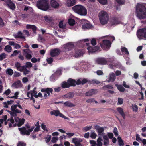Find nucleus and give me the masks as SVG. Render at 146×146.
Masks as SVG:
<instances>
[{"label": "nucleus", "mask_w": 146, "mask_h": 146, "mask_svg": "<svg viewBox=\"0 0 146 146\" xmlns=\"http://www.w3.org/2000/svg\"><path fill=\"white\" fill-rule=\"evenodd\" d=\"M103 88H108L111 89H113V87L112 86L107 85L104 86Z\"/></svg>", "instance_id": "51"}, {"label": "nucleus", "mask_w": 146, "mask_h": 146, "mask_svg": "<svg viewBox=\"0 0 146 146\" xmlns=\"http://www.w3.org/2000/svg\"><path fill=\"white\" fill-rule=\"evenodd\" d=\"M51 6L53 7L56 8H58L59 6V4L56 0H50V1Z\"/></svg>", "instance_id": "17"}, {"label": "nucleus", "mask_w": 146, "mask_h": 146, "mask_svg": "<svg viewBox=\"0 0 146 146\" xmlns=\"http://www.w3.org/2000/svg\"><path fill=\"white\" fill-rule=\"evenodd\" d=\"M26 144L23 142H19L17 145V146H26Z\"/></svg>", "instance_id": "63"}, {"label": "nucleus", "mask_w": 146, "mask_h": 146, "mask_svg": "<svg viewBox=\"0 0 146 146\" xmlns=\"http://www.w3.org/2000/svg\"><path fill=\"white\" fill-rule=\"evenodd\" d=\"M115 1L120 5H123L125 2V0H115Z\"/></svg>", "instance_id": "39"}, {"label": "nucleus", "mask_w": 146, "mask_h": 146, "mask_svg": "<svg viewBox=\"0 0 146 146\" xmlns=\"http://www.w3.org/2000/svg\"><path fill=\"white\" fill-rule=\"evenodd\" d=\"M14 36L15 38L25 39V36L23 35V33L21 31H19L17 34L14 35Z\"/></svg>", "instance_id": "23"}, {"label": "nucleus", "mask_w": 146, "mask_h": 146, "mask_svg": "<svg viewBox=\"0 0 146 146\" xmlns=\"http://www.w3.org/2000/svg\"><path fill=\"white\" fill-rule=\"evenodd\" d=\"M20 52L19 51L17 50H14L13 51V53L11 55V57H14L17 55L18 54L20 53Z\"/></svg>", "instance_id": "43"}, {"label": "nucleus", "mask_w": 146, "mask_h": 146, "mask_svg": "<svg viewBox=\"0 0 146 146\" xmlns=\"http://www.w3.org/2000/svg\"><path fill=\"white\" fill-rule=\"evenodd\" d=\"M59 26L60 28H62L63 29H64L66 28V25H63V21H61L59 23Z\"/></svg>", "instance_id": "42"}, {"label": "nucleus", "mask_w": 146, "mask_h": 146, "mask_svg": "<svg viewBox=\"0 0 146 146\" xmlns=\"http://www.w3.org/2000/svg\"><path fill=\"white\" fill-rule=\"evenodd\" d=\"M94 127L95 129L97 130V132L98 133V135L103 136L104 134V133H102L104 130V128L101 127L99 125H96Z\"/></svg>", "instance_id": "15"}, {"label": "nucleus", "mask_w": 146, "mask_h": 146, "mask_svg": "<svg viewBox=\"0 0 146 146\" xmlns=\"http://www.w3.org/2000/svg\"><path fill=\"white\" fill-rule=\"evenodd\" d=\"M98 2L102 5H105L107 3V0H98Z\"/></svg>", "instance_id": "44"}, {"label": "nucleus", "mask_w": 146, "mask_h": 146, "mask_svg": "<svg viewBox=\"0 0 146 146\" xmlns=\"http://www.w3.org/2000/svg\"><path fill=\"white\" fill-rule=\"evenodd\" d=\"M115 79V74L113 73H111L110 75L109 79L108 80V82H113Z\"/></svg>", "instance_id": "25"}, {"label": "nucleus", "mask_w": 146, "mask_h": 146, "mask_svg": "<svg viewBox=\"0 0 146 146\" xmlns=\"http://www.w3.org/2000/svg\"><path fill=\"white\" fill-rule=\"evenodd\" d=\"M75 21L74 19L70 18L69 19L68 23L70 26H73L75 24Z\"/></svg>", "instance_id": "38"}, {"label": "nucleus", "mask_w": 146, "mask_h": 146, "mask_svg": "<svg viewBox=\"0 0 146 146\" xmlns=\"http://www.w3.org/2000/svg\"><path fill=\"white\" fill-rule=\"evenodd\" d=\"M4 49L7 52H9L11 50L12 48L9 45H7L5 47Z\"/></svg>", "instance_id": "40"}, {"label": "nucleus", "mask_w": 146, "mask_h": 146, "mask_svg": "<svg viewBox=\"0 0 146 146\" xmlns=\"http://www.w3.org/2000/svg\"><path fill=\"white\" fill-rule=\"evenodd\" d=\"M6 57V55L5 53H3L0 55V60L2 61Z\"/></svg>", "instance_id": "46"}, {"label": "nucleus", "mask_w": 146, "mask_h": 146, "mask_svg": "<svg viewBox=\"0 0 146 146\" xmlns=\"http://www.w3.org/2000/svg\"><path fill=\"white\" fill-rule=\"evenodd\" d=\"M22 72H23V74L24 75H26L28 74L30 72L29 70H27V68L26 69H23Z\"/></svg>", "instance_id": "60"}, {"label": "nucleus", "mask_w": 146, "mask_h": 146, "mask_svg": "<svg viewBox=\"0 0 146 146\" xmlns=\"http://www.w3.org/2000/svg\"><path fill=\"white\" fill-rule=\"evenodd\" d=\"M6 72L7 74L10 76H11L13 74V70L11 69L8 68L6 70Z\"/></svg>", "instance_id": "37"}, {"label": "nucleus", "mask_w": 146, "mask_h": 146, "mask_svg": "<svg viewBox=\"0 0 146 146\" xmlns=\"http://www.w3.org/2000/svg\"><path fill=\"white\" fill-rule=\"evenodd\" d=\"M92 27V25L90 24L88 21H87V22H86L82 25V28L84 29H91Z\"/></svg>", "instance_id": "20"}, {"label": "nucleus", "mask_w": 146, "mask_h": 146, "mask_svg": "<svg viewBox=\"0 0 146 146\" xmlns=\"http://www.w3.org/2000/svg\"><path fill=\"white\" fill-rule=\"evenodd\" d=\"M21 81L19 80L18 81L14 82L12 86L13 87L17 88L19 86H21Z\"/></svg>", "instance_id": "30"}, {"label": "nucleus", "mask_w": 146, "mask_h": 146, "mask_svg": "<svg viewBox=\"0 0 146 146\" xmlns=\"http://www.w3.org/2000/svg\"><path fill=\"white\" fill-rule=\"evenodd\" d=\"M115 86L117 87V89L121 92H123L125 91V89L121 85L115 84Z\"/></svg>", "instance_id": "26"}, {"label": "nucleus", "mask_w": 146, "mask_h": 146, "mask_svg": "<svg viewBox=\"0 0 146 146\" xmlns=\"http://www.w3.org/2000/svg\"><path fill=\"white\" fill-rule=\"evenodd\" d=\"M121 22L119 20L118 17H113L111 19L110 23L112 25L116 26L120 23Z\"/></svg>", "instance_id": "10"}, {"label": "nucleus", "mask_w": 146, "mask_h": 146, "mask_svg": "<svg viewBox=\"0 0 146 146\" xmlns=\"http://www.w3.org/2000/svg\"><path fill=\"white\" fill-rule=\"evenodd\" d=\"M72 9L75 12L81 15L85 16L87 14L86 9L82 5H76L73 7Z\"/></svg>", "instance_id": "2"}, {"label": "nucleus", "mask_w": 146, "mask_h": 146, "mask_svg": "<svg viewBox=\"0 0 146 146\" xmlns=\"http://www.w3.org/2000/svg\"><path fill=\"white\" fill-rule=\"evenodd\" d=\"M113 132L115 136H118V131L117 130V129L116 127H115L114 128Z\"/></svg>", "instance_id": "50"}, {"label": "nucleus", "mask_w": 146, "mask_h": 146, "mask_svg": "<svg viewBox=\"0 0 146 146\" xmlns=\"http://www.w3.org/2000/svg\"><path fill=\"white\" fill-rule=\"evenodd\" d=\"M6 4L12 10H14L16 6L15 4L11 0H6L5 1Z\"/></svg>", "instance_id": "14"}, {"label": "nucleus", "mask_w": 146, "mask_h": 146, "mask_svg": "<svg viewBox=\"0 0 146 146\" xmlns=\"http://www.w3.org/2000/svg\"><path fill=\"white\" fill-rule=\"evenodd\" d=\"M47 62L49 64L52 63L53 62V59L51 57H50L47 59Z\"/></svg>", "instance_id": "59"}, {"label": "nucleus", "mask_w": 146, "mask_h": 146, "mask_svg": "<svg viewBox=\"0 0 146 146\" xmlns=\"http://www.w3.org/2000/svg\"><path fill=\"white\" fill-rule=\"evenodd\" d=\"M74 56L76 57H78L83 54V52L81 50H75Z\"/></svg>", "instance_id": "21"}, {"label": "nucleus", "mask_w": 146, "mask_h": 146, "mask_svg": "<svg viewBox=\"0 0 146 146\" xmlns=\"http://www.w3.org/2000/svg\"><path fill=\"white\" fill-rule=\"evenodd\" d=\"M97 136V135L94 132L91 133L90 135V137L92 139H95Z\"/></svg>", "instance_id": "55"}, {"label": "nucleus", "mask_w": 146, "mask_h": 146, "mask_svg": "<svg viewBox=\"0 0 146 146\" xmlns=\"http://www.w3.org/2000/svg\"><path fill=\"white\" fill-rule=\"evenodd\" d=\"M100 44L102 48H108L111 46V43L109 40H104L102 41V43Z\"/></svg>", "instance_id": "13"}, {"label": "nucleus", "mask_w": 146, "mask_h": 146, "mask_svg": "<svg viewBox=\"0 0 146 146\" xmlns=\"http://www.w3.org/2000/svg\"><path fill=\"white\" fill-rule=\"evenodd\" d=\"M91 43L93 46H95L96 44V40L94 38L92 39L91 41Z\"/></svg>", "instance_id": "52"}, {"label": "nucleus", "mask_w": 146, "mask_h": 146, "mask_svg": "<svg viewBox=\"0 0 146 146\" xmlns=\"http://www.w3.org/2000/svg\"><path fill=\"white\" fill-rule=\"evenodd\" d=\"M74 96V94L73 92H70L65 95V97L69 99L72 98Z\"/></svg>", "instance_id": "27"}, {"label": "nucleus", "mask_w": 146, "mask_h": 146, "mask_svg": "<svg viewBox=\"0 0 146 146\" xmlns=\"http://www.w3.org/2000/svg\"><path fill=\"white\" fill-rule=\"evenodd\" d=\"M32 66V64L30 62H27L26 63V65L23 66V69H26L27 68H31Z\"/></svg>", "instance_id": "32"}, {"label": "nucleus", "mask_w": 146, "mask_h": 146, "mask_svg": "<svg viewBox=\"0 0 146 146\" xmlns=\"http://www.w3.org/2000/svg\"><path fill=\"white\" fill-rule=\"evenodd\" d=\"M55 76H59L62 74V70L61 69H58L54 73Z\"/></svg>", "instance_id": "45"}, {"label": "nucleus", "mask_w": 146, "mask_h": 146, "mask_svg": "<svg viewBox=\"0 0 146 146\" xmlns=\"http://www.w3.org/2000/svg\"><path fill=\"white\" fill-rule=\"evenodd\" d=\"M121 51L122 52H125V54L127 55L129 54L128 49L125 47H121Z\"/></svg>", "instance_id": "34"}, {"label": "nucleus", "mask_w": 146, "mask_h": 146, "mask_svg": "<svg viewBox=\"0 0 146 146\" xmlns=\"http://www.w3.org/2000/svg\"><path fill=\"white\" fill-rule=\"evenodd\" d=\"M25 121V119L24 118H23L21 119H19L17 124V126L19 127L23 125Z\"/></svg>", "instance_id": "36"}, {"label": "nucleus", "mask_w": 146, "mask_h": 146, "mask_svg": "<svg viewBox=\"0 0 146 146\" xmlns=\"http://www.w3.org/2000/svg\"><path fill=\"white\" fill-rule=\"evenodd\" d=\"M137 17L140 19L146 18V8L143 4L137 3L136 7Z\"/></svg>", "instance_id": "1"}, {"label": "nucleus", "mask_w": 146, "mask_h": 146, "mask_svg": "<svg viewBox=\"0 0 146 146\" xmlns=\"http://www.w3.org/2000/svg\"><path fill=\"white\" fill-rule=\"evenodd\" d=\"M97 90L96 89H91L86 93L87 96H90L97 93Z\"/></svg>", "instance_id": "16"}, {"label": "nucleus", "mask_w": 146, "mask_h": 146, "mask_svg": "<svg viewBox=\"0 0 146 146\" xmlns=\"http://www.w3.org/2000/svg\"><path fill=\"white\" fill-rule=\"evenodd\" d=\"M64 104V106L67 107H74L75 106L73 103L68 101L65 102Z\"/></svg>", "instance_id": "33"}, {"label": "nucleus", "mask_w": 146, "mask_h": 146, "mask_svg": "<svg viewBox=\"0 0 146 146\" xmlns=\"http://www.w3.org/2000/svg\"><path fill=\"white\" fill-rule=\"evenodd\" d=\"M4 25V23L2 18L0 17V28H3Z\"/></svg>", "instance_id": "47"}, {"label": "nucleus", "mask_w": 146, "mask_h": 146, "mask_svg": "<svg viewBox=\"0 0 146 146\" xmlns=\"http://www.w3.org/2000/svg\"><path fill=\"white\" fill-rule=\"evenodd\" d=\"M58 140V138L56 137H53L51 140L52 142L53 143H56V141Z\"/></svg>", "instance_id": "48"}, {"label": "nucleus", "mask_w": 146, "mask_h": 146, "mask_svg": "<svg viewBox=\"0 0 146 146\" xmlns=\"http://www.w3.org/2000/svg\"><path fill=\"white\" fill-rule=\"evenodd\" d=\"M67 3L69 6H72L76 3V0H69L67 1Z\"/></svg>", "instance_id": "31"}, {"label": "nucleus", "mask_w": 146, "mask_h": 146, "mask_svg": "<svg viewBox=\"0 0 146 146\" xmlns=\"http://www.w3.org/2000/svg\"><path fill=\"white\" fill-rule=\"evenodd\" d=\"M60 50L58 48H55L51 50L50 52V55L52 57L57 56L60 53Z\"/></svg>", "instance_id": "11"}, {"label": "nucleus", "mask_w": 146, "mask_h": 146, "mask_svg": "<svg viewBox=\"0 0 146 146\" xmlns=\"http://www.w3.org/2000/svg\"><path fill=\"white\" fill-rule=\"evenodd\" d=\"M23 55L27 60H29L32 57L31 55L32 52L29 49H24L23 50Z\"/></svg>", "instance_id": "7"}, {"label": "nucleus", "mask_w": 146, "mask_h": 146, "mask_svg": "<svg viewBox=\"0 0 146 146\" xmlns=\"http://www.w3.org/2000/svg\"><path fill=\"white\" fill-rule=\"evenodd\" d=\"M133 110L135 112H137L138 111V108L136 105L135 104L134 106H133Z\"/></svg>", "instance_id": "64"}, {"label": "nucleus", "mask_w": 146, "mask_h": 146, "mask_svg": "<svg viewBox=\"0 0 146 146\" xmlns=\"http://www.w3.org/2000/svg\"><path fill=\"white\" fill-rule=\"evenodd\" d=\"M32 29L33 32L34 33H36V30L37 29V27L34 25H32L31 28Z\"/></svg>", "instance_id": "54"}, {"label": "nucleus", "mask_w": 146, "mask_h": 146, "mask_svg": "<svg viewBox=\"0 0 146 146\" xmlns=\"http://www.w3.org/2000/svg\"><path fill=\"white\" fill-rule=\"evenodd\" d=\"M82 141L81 139L76 138H73L72 140V142L74 144L75 146H82L81 143Z\"/></svg>", "instance_id": "12"}, {"label": "nucleus", "mask_w": 146, "mask_h": 146, "mask_svg": "<svg viewBox=\"0 0 146 146\" xmlns=\"http://www.w3.org/2000/svg\"><path fill=\"white\" fill-rule=\"evenodd\" d=\"M117 110L123 119H125V114L123 111V108L121 107H117Z\"/></svg>", "instance_id": "18"}, {"label": "nucleus", "mask_w": 146, "mask_h": 146, "mask_svg": "<svg viewBox=\"0 0 146 146\" xmlns=\"http://www.w3.org/2000/svg\"><path fill=\"white\" fill-rule=\"evenodd\" d=\"M92 127V126L86 127L83 128V130L86 132L90 129Z\"/></svg>", "instance_id": "61"}, {"label": "nucleus", "mask_w": 146, "mask_h": 146, "mask_svg": "<svg viewBox=\"0 0 146 146\" xmlns=\"http://www.w3.org/2000/svg\"><path fill=\"white\" fill-rule=\"evenodd\" d=\"M17 104L12 105L11 108V111H14V110L17 108Z\"/></svg>", "instance_id": "57"}, {"label": "nucleus", "mask_w": 146, "mask_h": 146, "mask_svg": "<svg viewBox=\"0 0 146 146\" xmlns=\"http://www.w3.org/2000/svg\"><path fill=\"white\" fill-rule=\"evenodd\" d=\"M99 17L101 24L104 25L106 24L109 19V16L107 13L104 11H101L99 14Z\"/></svg>", "instance_id": "5"}, {"label": "nucleus", "mask_w": 146, "mask_h": 146, "mask_svg": "<svg viewBox=\"0 0 146 146\" xmlns=\"http://www.w3.org/2000/svg\"><path fill=\"white\" fill-rule=\"evenodd\" d=\"M41 127L44 130L46 131H48V130L46 127V126L44 125V123H42L41 124Z\"/></svg>", "instance_id": "53"}, {"label": "nucleus", "mask_w": 146, "mask_h": 146, "mask_svg": "<svg viewBox=\"0 0 146 146\" xmlns=\"http://www.w3.org/2000/svg\"><path fill=\"white\" fill-rule=\"evenodd\" d=\"M136 35L139 40H146V28L138 29Z\"/></svg>", "instance_id": "6"}, {"label": "nucleus", "mask_w": 146, "mask_h": 146, "mask_svg": "<svg viewBox=\"0 0 146 146\" xmlns=\"http://www.w3.org/2000/svg\"><path fill=\"white\" fill-rule=\"evenodd\" d=\"M90 83L92 84H98L100 83V82L98 80H97L96 79L92 80L90 81Z\"/></svg>", "instance_id": "41"}, {"label": "nucleus", "mask_w": 146, "mask_h": 146, "mask_svg": "<svg viewBox=\"0 0 146 146\" xmlns=\"http://www.w3.org/2000/svg\"><path fill=\"white\" fill-rule=\"evenodd\" d=\"M15 66L17 70L19 71L22 72L23 70V66H21V64L19 62H17L15 63Z\"/></svg>", "instance_id": "24"}, {"label": "nucleus", "mask_w": 146, "mask_h": 146, "mask_svg": "<svg viewBox=\"0 0 146 146\" xmlns=\"http://www.w3.org/2000/svg\"><path fill=\"white\" fill-rule=\"evenodd\" d=\"M123 102V99L121 98H118V103L119 104L121 105L122 104Z\"/></svg>", "instance_id": "62"}, {"label": "nucleus", "mask_w": 146, "mask_h": 146, "mask_svg": "<svg viewBox=\"0 0 146 146\" xmlns=\"http://www.w3.org/2000/svg\"><path fill=\"white\" fill-rule=\"evenodd\" d=\"M53 91V90L51 88H42L41 90L42 92H46L48 94V96L50 95V92L52 93Z\"/></svg>", "instance_id": "19"}, {"label": "nucleus", "mask_w": 146, "mask_h": 146, "mask_svg": "<svg viewBox=\"0 0 146 146\" xmlns=\"http://www.w3.org/2000/svg\"><path fill=\"white\" fill-rule=\"evenodd\" d=\"M48 0H38L36 2L37 7L39 9L46 11L49 7Z\"/></svg>", "instance_id": "3"}, {"label": "nucleus", "mask_w": 146, "mask_h": 146, "mask_svg": "<svg viewBox=\"0 0 146 146\" xmlns=\"http://www.w3.org/2000/svg\"><path fill=\"white\" fill-rule=\"evenodd\" d=\"M50 113L51 115H54L56 116H59V114H60V111L58 110H53L51 111Z\"/></svg>", "instance_id": "28"}, {"label": "nucleus", "mask_w": 146, "mask_h": 146, "mask_svg": "<svg viewBox=\"0 0 146 146\" xmlns=\"http://www.w3.org/2000/svg\"><path fill=\"white\" fill-rule=\"evenodd\" d=\"M11 90L10 89H8L5 91L3 94H5L6 96L9 95L11 93Z\"/></svg>", "instance_id": "58"}, {"label": "nucleus", "mask_w": 146, "mask_h": 146, "mask_svg": "<svg viewBox=\"0 0 146 146\" xmlns=\"http://www.w3.org/2000/svg\"><path fill=\"white\" fill-rule=\"evenodd\" d=\"M67 81L70 87L75 86H76V81L72 78H69Z\"/></svg>", "instance_id": "22"}, {"label": "nucleus", "mask_w": 146, "mask_h": 146, "mask_svg": "<svg viewBox=\"0 0 146 146\" xmlns=\"http://www.w3.org/2000/svg\"><path fill=\"white\" fill-rule=\"evenodd\" d=\"M61 86L64 88H67L70 87L68 82L65 81H63L62 82L61 84Z\"/></svg>", "instance_id": "29"}, {"label": "nucleus", "mask_w": 146, "mask_h": 146, "mask_svg": "<svg viewBox=\"0 0 146 146\" xmlns=\"http://www.w3.org/2000/svg\"><path fill=\"white\" fill-rule=\"evenodd\" d=\"M25 126L26 127H23L21 128H19L18 130L20 131V134L22 135H29L30 133L33 131L34 127L30 128V126L28 123L26 124Z\"/></svg>", "instance_id": "4"}, {"label": "nucleus", "mask_w": 146, "mask_h": 146, "mask_svg": "<svg viewBox=\"0 0 146 146\" xmlns=\"http://www.w3.org/2000/svg\"><path fill=\"white\" fill-rule=\"evenodd\" d=\"M107 134L109 138L112 139L113 138V135L112 133L110 132L107 133Z\"/></svg>", "instance_id": "56"}, {"label": "nucleus", "mask_w": 146, "mask_h": 146, "mask_svg": "<svg viewBox=\"0 0 146 146\" xmlns=\"http://www.w3.org/2000/svg\"><path fill=\"white\" fill-rule=\"evenodd\" d=\"M48 137H46L45 138V141L46 143H48L49 142L51 139V136L50 135H48L47 136Z\"/></svg>", "instance_id": "49"}, {"label": "nucleus", "mask_w": 146, "mask_h": 146, "mask_svg": "<svg viewBox=\"0 0 146 146\" xmlns=\"http://www.w3.org/2000/svg\"><path fill=\"white\" fill-rule=\"evenodd\" d=\"M63 46V50L65 52L71 50L74 47V45L71 42L68 43Z\"/></svg>", "instance_id": "9"}, {"label": "nucleus", "mask_w": 146, "mask_h": 146, "mask_svg": "<svg viewBox=\"0 0 146 146\" xmlns=\"http://www.w3.org/2000/svg\"><path fill=\"white\" fill-rule=\"evenodd\" d=\"M95 62L98 64L104 65L107 64L108 60L107 58L104 57H98L96 59Z\"/></svg>", "instance_id": "8"}, {"label": "nucleus", "mask_w": 146, "mask_h": 146, "mask_svg": "<svg viewBox=\"0 0 146 146\" xmlns=\"http://www.w3.org/2000/svg\"><path fill=\"white\" fill-rule=\"evenodd\" d=\"M87 49L90 53H93L96 52L95 49L93 47L89 46L88 48Z\"/></svg>", "instance_id": "35"}]
</instances>
